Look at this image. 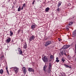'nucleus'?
Wrapping results in <instances>:
<instances>
[{
	"label": "nucleus",
	"instance_id": "1",
	"mask_svg": "<svg viewBox=\"0 0 76 76\" xmlns=\"http://www.w3.org/2000/svg\"><path fill=\"white\" fill-rule=\"evenodd\" d=\"M72 46V44L71 45H64L62 47V48L61 49H63V50H65V49H67L68 48Z\"/></svg>",
	"mask_w": 76,
	"mask_h": 76
},
{
	"label": "nucleus",
	"instance_id": "2",
	"mask_svg": "<svg viewBox=\"0 0 76 76\" xmlns=\"http://www.w3.org/2000/svg\"><path fill=\"white\" fill-rule=\"evenodd\" d=\"M35 36L34 35H32L29 38V41L31 42V41H33L34 39H35Z\"/></svg>",
	"mask_w": 76,
	"mask_h": 76
},
{
	"label": "nucleus",
	"instance_id": "3",
	"mask_svg": "<svg viewBox=\"0 0 76 76\" xmlns=\"http://www.w3.org/2000/svg\"><path fill=\"white\" fill-rule=\"evenodd\" d=\"M51 70H52V66H51V65L50 64L49 68L48 69V71L49 73L51 72Z\"/></svg>",
	"mask_w": 76,
	"mask_h": 76
},
{
	"label": "nucleus",
	"instance_id": "4",
	"mask_svg": "<svg viewBox=\"0 0 76 76\" xmlns=\"http://www.w3.org/2000/svg\"><path fill=\"white\" fill-rule=\"evenodd\" d=\"M51 44V41H47L46 42H45V47H47L48 45H50Z\"/></svg>",
	"mask_w": 76,
	"mask_h": 76
},
{
	"label": "nucleus",
	"instance_id": "5",
	"mask_svg": "<svg viewBox=\"0 0 76 76\" xmlns=\"http://www.w3.org/2000/svg\"><path fill=\"white\" fill-rule=\"evenodd\" d=\"M42 59L45 63L48 61V58L46 56H44Z\"/></svg>",
	"mask_w": 76,
	"mask_h": 76
},
{
	"label": "nucleus",
	"instance_id": "6",
	"mask_svg": "<svg viewBox=\"0 0 76 76\" xmlns=\"http://www.w3.org/2000/svg\"><path fill=\"white\" fill-rule=\"evenodd\" d=\"M28 72H35L34 69H33L32 68H28Z\"/></svg>",
	"mask_w": 76,
	"mask_h": 76
},
{
	"label": "nucleus",
	"instance_id": "7",
	"mask_svg": "<svg viewBox=\"0 0 76 76\" xmlns=\"http://www.w3.org/2000/svg\"><path fill=\"white\" fill-rule=\"evenodd\" d=\"M18 51L19 52V54H20V55L22 54V50H21V49L20 48H18Z\"/></svg>",
	"mask_w": 76,
	"mask_h": 76
},
{
	"label": "nucleus",
	"instance_id": "8",
	"mask_svg": "<svg viewBox=\"0 0 76 76\" xmlns=\"http://www.w3.org/2000/svg\"><path fill=\"white\" fill-rule=\"evenodd\" d=\"M11 41V38L10 37L8 38V39L6 40V42H7V43H9Z\"/></svg>",
	"mask_w": 76,
	"mask_h": 76
},
{
	"label": "nucleus",
	"instance_id": "9",
	"mask_svg": "<svg viewBox=\"0 0 76 76\" xmlns=\"http://www.w3.org/2000/svg\"><path fill=\"white\" fill-rule=\"evenodd\" d=\"M64 65L66 68H69V69H71L72 68V66H69L65 64H64Z\"/></svg>",
	"mask_w": 76,
	"mask_h": 76
},
{
	"label": "nucleus",
	"instance_id": "10",
	"mask_svg": "<svg viewBox=\"0 0 76 76\" xmlns=\"http://www.w3.org/2000/svg\"><path fill=\"white\" fill-rule=\"evenodd\" d=\"M47 69V65H45V66H44L43 67V70L44 72H47V70H46V69Z\"/></svg>",
	"mask_w": 76,
	"mask_h": 76
},
{
	"label": "nucleus",
	"instance_id": "11",
	"mask_svg": "<svg viewBox=\"0 0 76 76\" xmlns=\"http://www.w3.org/2000/svg\"><path fill=\"white\" fill-rule=\"evenodd\" d=\"M14 70L15 73H18V69L17 68V67H15L14 68Z\"/></svg>",
	"mask_w": 76,
	"mask_h": 76
},
{
	"label": "nucleus",
	"instance_id": "12",
	"mask_svg": "<svg viewBox=\"0 0 76 76\" xmlns=\"http://www.w3.org/2000/svg\"><path fill=\"white\" fill-rule=\"evenodd\" d=\"M62 3V2L60 1L58 2V7H59L61 5V4Z\"/></svg>",
	"mask_w": 76,
	"mask_h": 76
},
{
	"label": "nucleus",
	"instance_id": "13",
	"mask_svg": "<svg viewBox=\"0 0 76 76\" xmlns=\"http://www.w3.org/2000/svg\"><path fill=\"white\" fill-rule=\"evenodd\" d=\"M36 27V25H32L31 26V28L32 29H34Z\"/></svg>",
	"mask_w": 76,
	"mask_h": 76
},
{
	"label": "nucleus",
	"instance_id": "14",
	"mask_svg": "<svg viewBox=\"0 0 76 76\" xmlns=\"http://www.w3.org/2000/svg\"><path fill=\"white\" fill-rule=\"evenodd\" d=\"M72 34L73 35H74L75 36V35H76V30H75L73 32Z\"/></svg>",
	"mask_w": 76,
	"mask_h": 76
},
{
	"label": "nucleus",
	"instance_id": "15",
	"mask_svg": "<svg viewBox=\"0 0 76 76\" xmlns=\"http://www.w3.org/2000/svg\"><path fill=\"white\" fill-rule=\"evenodd\" d=\"M4 72L3 69H1L0 70V73H1V74H3Z\"/></svg>",
	"mask_w": 76,
	"mask_h": 76
},
{
	"label": "nucleus",
	"instance_id": "16",
	"mask_svg": "<svg viewBox=\"0 0 76 76\" xmlns=\"http://www.w3.org/2000/svg\"><path fill=\"white\" fill-rule=\"evenodd\" d=\"M50 10V8L49 7H47L45 9V11L46 12H47Z\"/></svg>",
	"mask_w": 76,
	"mask_h": 76
},
{
	"label": "nucleus",
	"instance_id": "17",
	"mask_svg": "<svg viewBox=\"0 0 76 76\" xmlns=\"http://www.w3.org/2000/svg\"><path fill=\"white\" fill-rule=\"evenodd\" d=\"M27 47V44H26V43L25 45H24L23 48L24 49H26V47Z\"/></svg>",
	"mask_w": 76,
	"mask_h": 76
},
{
	"label": "nucleus",
	"instance_id": "18",
	"mask_svg": "<svg viewBox=\"0 0 76 76\" xmlns=\"http://www.w3.org/2000/svg\"><path fill=\"white\" fill-rule=\"evenodd\" d=\"M50 58L51 60H53L54 59V56H53V55H51Z\"/></svg>",
	"mask_w": 76,
	"mask_h": 76
},
{
	"label": "nucleus",
	"instance_id": "19",
	"mask_svg": "<svg viewBox=\"0 0 76 76\" xmlns=\"http://www.w3.org/2000/svg\"><path fill=\"white\" fill-rule=\"evenodd\" d=\"M0 58L1 60H3V59H4V55H2L0 57Z\"/></svg>",
	"mask_w": 76,
	"mask_h": 76
},
{
	"label": "nucleus",
	"instance_id": "20",
	"mask_svg": "<svg viewBox=\"0 0 76 76\" xmlns=\"http://www.w3.org/2000/svg\"><path fill=\"white\" fill-rule=\"evenodd\" d=\"M10 36H12L13 35V32H12V31H10Z\"/></svg>",
	"mask_w": 76,
	"mask_h": 76
},
{
	"label": "nucleus",
	"instance_id": "21",
	"mask_svg": "<svg viewBox=\"0 0 76 76\" xmlns=\"http://www.w3.org/2000/svg\"><path fill=\"white\" fill-rule=\"evenodd\" d=\"M20 9H21L20 6H19V8H18V12H20Z\"/></svg>",
	"mask_w": 76,
	"mask_h": 76
},
{
	"label": "nucleus",
	"instance_id": "22",
	"mask_svg": "<svg viewBox=\"0 0 76 76\" xmlns=\"http://www.w3.org/2000/svg\"><path fill=\"white\" fill-rule=\"evenodd\" d=\"M61 76H66V75L63 73H61Z\"/></svg>",
	"mask_w": 76,
	"mask_h": 76
},
{
	"label": "nucleus",
	"instance_id": "23",
	"mask_svg": "<svg viewBox=\"0 0 76 76\" xmlns=\"http://www.w3.org/2000/svg\"><path fill=\"white\" fill-rule=\"evenodd\" d=\"M70 20V19H75V17H73V16H72V17H70L69 18Z\"/></svg>",
	"mask_w": 76,
	"mask_h": 76
},
{
	"label": "nucleus",
	"instance_id": "24",
	"mask_svg": "<svg viewBox=\"0 0 76 76\" xmlns=\"http://www.w3.org/2000/svg\"><path fill=\"white\" fill-rule=\"evenodd\" d=\"M73 22H71L69 23V25H71L73 24Z\"/></svg>",
	"mask_w": 76,
	"mask_h": 76
},
{
	"label": "nucleus",
	"instance_id": "25",
	"mask_svg": "<svg viewBox=\"0 0 76 76\" xmlns=\"http://www.w3.org/2000/svg\"><path fill=\"white\" fill-rule=\"evenodd\" d=\"M23 70V73H24V75H25V74L26 73V69H25Z\"/></svg>",
	"mask_w": 76,
	"mask_h": 76
},
{
	"label": "nucleus",
	"instance_id": "26",
	"mask_svg": "<svg viewBox=\"0 0 76 76\" xmlns=\"http://www.w3.org/2000/svg\"><path fill=\"white\" fill-rule=\"evenodd\" d=\"M60 53H61V55L62 56H63V53H64L63 51H61Z\"/></svg>",
	"mask_w": 76,
	"mask_h": 76
},
{
	"label": "nucleus",
	"instance_id": "27",
	"mask_svg": "<svg viewBox=\"0 0 76 76\" xmlns=\"http://www.w3.org/2000/svg\"><path fill=\"white\" fill-rule=\"evenodd\" d=\"M61 60L62 61H63V63H64V62L65 61V59H64L63 58L61 59Z\"/></svg>",
	"mask_w": 76,
	"mask_h": 76
},
{
	"label": "nucleus",
	"instance_id": "28",
	"mask_svg": "<svg viewBox=\"0 0 76 76\" xmlns=\"http://www.w3.org/2000/svg\"><path fill=\"white\" fill-rule=\"evenodd\" d=\"M22 69L23 70H26V68L25 67H23L22 68Z\"/></svg>",
	"mask_w": 76,
	"mask_h": 76
},
{
	"label": "nucleus",
	"instance_id": "29",
	"mask_svg": "<svg viewBox=\"0 0 76 76\" xmlns=\"http://www.w3.org/2000/svg\"><path fill=\"white\" fill-rule=\"evenodd\" d=\"M25 5H26V4H24L23 5L22 7H25Z\"/></svg>",
	"mask_w": 76,
	"mask_h": 76
},
{
	"label": "nucleus",
	"instance_id": "30",
	"mask_svg": "<svg viewBox=\"0 0 76 76\" xmlns=\"http://www.w3.org/2000/svg\"><path fill=\"white\" fill-rule=\"evenodd\" d=\"M6 69L8 74H9V71H8V70H7V67H6Z\"/></svg>",
	"mask_w": 76,
	"mask_h": 76
},
{
	"label": "nucleus",
	"instance_id": "31",
	"mask_svg": "<svg viewBox=\"0 0 76 76\" xmlns=\"http://www.w3.org/2000/svg\"><path fill=\"white\" fill-rule=\"evenodd\" d=\"M64 52H65V51H64ZM64 54V55H65V56H67V55H66V53H65H65H64H64H63Z\"/></svg>",
	"mask_w": 76,
	"mask_h": 76
},
{
	"label": "nucleus",
	"instance_id": "32",
	"mask_svg": "<svg viewBox=\"0 0 76 76\" xmlns=\"http://www.w3.org/2000/svg\"><path fill=\"white\" fill-rule=\"evenodd\" d=\"M56 62H59V61H60V60L58 59H56Z\"/></svg>",
	"mask_w": 76,
	"mask_h": 76
},
{
	"label": "nucleus",
	"instance_id": "33",
	"mask_svg": "<svg viewBox=\"0 0 76 76\" xmlns=\"http://www.w3.org/2000/svg\"><path fill=\"white\" fill-rule=\"evenodd\" d=\"M34 3H35V0L33 1V2L32 3V4H34Z\"/></svg>",
	"mask_w": 76,
	"mask_h": 76
},
{
	"label": "nucleus",
	"instance_id": "34",
	"mask_svg": "<svg viewBox=\"0 0 76 76\" xmlns=\"http://www.w3.org/2000/svg\"><path fill=\"white\" fill-rule=\"evenodd\" d=\"M57 11H59L60 10V8H58L57 9Z\"/></svg>",
	"mask_w": 76,
	"mask_h": 76
},
{
	"label": "nucleus",
	"instance_id": "35",
	"mask_svg": "<svg viewBox=\"0 0 76 76\" xmlns=\"http://www.w3.org/2000/svg\"><path fill=\"white\" fill-rule=\"evenodd\" d=\"M75 53H76V46L75 47Z\"/></svg>",
	"mask_w": 76,
	"mask_h": 76
},
{
	"label": "nucleus",
	"instance_id": "36",
	"mask_svg": "<svg viewBox=\"0 0 76 76\" xmlns=\"http://www.w3.org/2000/svg\"><path fill=\"white\" fill-rule=\"evenodd\" d=\"M23 7H21V10H23Z\"/></svg>",
	"mask_w": 76,
	"mask_h": 76
},
{
	"label": "nucleus",
	"instance_id": "37",
	"mask_svg": "<svg viewBox=\"0 0 76 76\" xmlns=\"http://www.w3.org/2000/svg\"><path fill=\"white\" fill-rule=\"evenodd\" d=\"M66 29H67V31H69V28H66Z\"/></svg>",
	"mask_w": 76,
	"mask_h": 76
},
{
	"label": "nucleus",
	"instance_id": "38",
	"mask_svg": "<svg viewBox=\"0 0 76 76\" xmlns=\"http://www.w3.org/2000/svg\"><path fill=\"white\" fill-rule=\"evenodd\" d=\"M19 32H20V30H19L18 31V33H19Z\"/></svg>",
	"mask_w": 76,
	"mask_h": 76
},
{
	"label": "nucleus",
	"instance_id": "39",
	"mask_svg": "<svg viewBox=\"0 0 76 76\" xmlns=\"http://www.w3.org/2000/svg\"><path fill=\"white\" fill-rule=\"evenodd\" d=\"M61 41V39H59L58 40V41Z\"/></svg>",
	"mask_w": 76,
	"mask_h": 76
},
{
	"label": "nucleus",
	"instance_id": "40",
	"mask_svg": "<svg viewBox=\"0 0 76 76\" xmlns=\"http://www.w3.org/2000/svg\"><path fill=\"white\" fill-rule=\"evenodd\" d=\"M47 38H50V36H48V37H47Z\"/></svg>",
	"mask_w": 76,
	"mask_h": 76
},
{
	"label": "nucleus",
	"instance_id": "41",
	"mask_svg": "<svg viewBox=\"0 0 76 76\" xmlns=\"http://www.w3.org/2000/svg\"><path fill=\"white\" fill-rule=\"evenodd\" d=\"M75 61H76V57H75Z\"/></svg>",
	"mask_w": 76,
	"mask_h": 76
},
{
	"label": "nucleus",
	"instance_id": "42",
	"mask_svg": "<svg viewBox=\"0 0 76 76\" xmlns=\"http://www.w3.org/2000/svg\"><path fill=\"white\" fill-rule=\"evenodd\" d=\"M58 57L56 58V60H58Z\"/></svg>",
	"mask_w": 76,
	"mask_h": 76
},
{
	"label": "nucleus",
	"instance_id": "43",
	"mask_svg": "<svg viewBox=\"0 0 76 76\" xmlns=\"http://www.w3.org/2000/svg\"><path fill=\"white\" fill-rule=\"evenodd\" d=\"M60 39V38H58V40H59Z\"/></svg>",
	"mask_w": 76,
	"mask_h": 76
},
{
	"label": "nucleus",
	"instance_id": "44",
	"mask_svg": "<svg viewBox=\"0 0 76 76\" xmlns=\"http://www.w3.org/2000/svg\"><path fill=\"white\" fill-rule=\"evenodd\" d=\"M74 56H76V53L74 55Z\"/></svg>",
	"mask_w": 76,
	"mask_h": 76
},
{
	"label": "nucleus",
	"instance_id": "45",
	"mask_svg": "<svg viewBox=\"0 0 76 76\" xmlns=\"http://www.w3.org/2000/svg\"><path fill=\"white\" fill-rule=\"evenodd\" d=\"M12 42H13V40H12Z\"/></svg>",
	"mask_w": 76,
	"mask_h": 76
},
{
	"label": "nucleus",
	"instance_id": "46",
	"mask_svg": "<svg viewBox=\"0 0 76 76\" xmlns=\"http://www.w3.org/2000/svg\"><path fill=\"white\" fill-rule=\"evenodd\" d=\"M72 21H74V20H72Z\"/></svg>",
	"mask_w": 76,
	"mask_h": 76
},
{
	"label": "nucleus",
	"instance_id": "47",
	"mask_svg": "<svg viewBox=\"0 0 76 76\" xmlns=\"http://www.w3.org/2000/svg\"><path fill=\"white\" fill-rule=\"evenodd\" d=\"M15 50L16 51H17V50Z\"/></svg>",
	"mask_w": 76,
	"mask_h": 76
},
{
	"label": "nucleus",
	"instance_id": "48",
	"mask_svg": "<svg viewBox=\"0 0 76 76\" xmlns=\"http://www.w3.org/2000/svg\"><path fill=\"white\" fill-rule=\"evenodd\" d=\"M56 20H57V19H56Z\"/></svg>",
	"mask_w": 76,
	"mask_h": 76
}]
</instances>
